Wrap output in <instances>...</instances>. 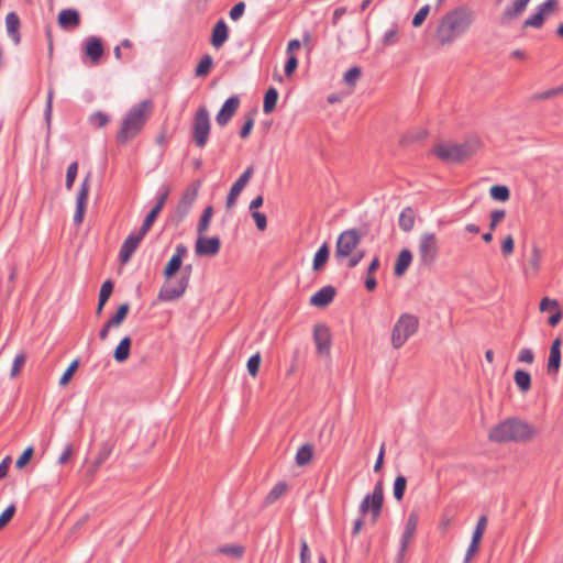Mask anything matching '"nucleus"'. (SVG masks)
<instances>
[{"label":"nucleus","mask_w":563,"mask_h":563,"mask_svg":"<svg viewBox=\"0 0 563 563\" xmlns=\"http://www.w3.org/2000/svg\"><path fill=\"white\" fill-rule=\"evenodd\" d=\"M475 22V12L465 5L448 11L439 20L435 30V41L440 46L452 45L465 34Z\"/></svg>","instance_id":"f257e3e1"},{"label":"nucleus","mask_w":563,"mask_h":563,"mask_svg":"<svg viewBox=\"0 0 563 563\" xmlns=\"http://www.w3.org/2000/svg\"><path fill=\"white\" fill-rule=\"evenodd\" d=\"M538 431L534 426L519 419H507L496 424L488 433L489 440L498 443L528 442Z\"/></svg>","instance_id":"f03ea898"},{"label":"nucleus","mask_w":563,"mask_h":563,"mask_svg":"<svg viewBox=\"0 0 563 563\" xmlns=\"http://www.w3.org/2000/svg\"><path fill=\"white\" fill-rule=\"evenodd\" d=\"M151 110L152 103L150 101H143L131 108L122 119L118 133V141L121 143H128L134 139L142 131L148 119Z\"/></svg>","instance_id":"7ed1b4c3"},{"label":"nucleus","mask_w":563,"mask_h":563,"mask_svg":"<svg viewBox=\"0 0 563 563\" xmlns=\"http://www.w3.org/2000/svg\"><path fill=\"white\" fill-rule=\"evenodd\" d=\"M361 235L355 229L343 231L336 241L335 257L345 261L349 267H355L364 257L365 252L360 249Z\"/></svg>","instance_id":"20e7f679"},{"label":"nucleus","mask_w":563,"mask_h":563,"mask_svg":"<svg viewBox=\"0 0 563 563\" xmlns=\"http://www.w3.org/2000/svg\"><path fill=\"white\" fill-rule=\"evenodd\" d=\"M479 147V140L474 139L464 143H439L433 147V153L442 161L460 163L473 156Z\"/></svg>","instance_id":"39448f33"},{"label":"nucleus","mask_w":563,"mask_h":563,"mask_svg":"<svg viewBox=\"0 0 563 563\" xmlns=\"http://www.w3.org/2000/svg\"><path fill=\"white\" fill-rule=\"evenodd\" d=\"M419 318L409 312L401 313L390 331V345L395 350L401 349L419 330Z\"/></svg>","instance_id":"423d86ee"},{"label":"nucleus","mask_w":563,"mask_h":563,"mask_svg":"<svg viewBox=\"0 0 563 563\" xmlns=\"http://www.w3.org/2000/svg\"><path fill=\"white\" fill-rule=\"evenodd\" d=\"M418 258L421 265L431 266L439 256V239L434 232L423 231L417 243Z\"/></svg>","instance_id":"0eeeda50"},{"label":"nucleus","mask_w":563,"mask_h":563,"mask_svg":"<svg viewBox=\"0 0 563 563\" xmlns=\"http://www.w3.org/2000/svg\"><path fill=\"white\" fill-rule=\"evenodd\" d=\"M210 118L206 107H200L194 118L192 140L195 144L202 148L206 146L210 133Z\"/></svg>","instance_id":"6e6552de"},{"label":"nucleus","mask_w":563,"mask_h":563,"mask_svg":"<svg viewBox=\"0 0 563 563\" xmlns=\"http://www.w3.org/2000/svg\"><path fill=\"white\" fill-rule=\"evenodd\" d=\"M384 500V494H383V485L382 483H377L374 487V490L372 494H368L364 497L360 505V511L362 516H365L367 514H371L372 521L376 522V520L379 517L382 506Z\"/></svg>","instance_id":"1a4fd4ad"},{"label":"nucleus","mask_w":563,"mask_h":563,"mask_svg":"<svg viewBox=\"0 0 563 563\" xmlns=\"http://www.w3.org/2000/svg\"><path fill=\"white\" fill-rule=\"evenodd\" d=\"M189 284V273L186 276H183L180 279L173 280L165 279L161 290L158 292L157 299L161 301H173L180 298Z\"/></svg>","instance_id":"9d476101"},{"label":"nucleus","mask_w":563,"mask_h":563,"mask_svg":"<svg viewBox=\"0 0 563 563\" xmlns=\"http://www.w3.org/2000/svg\"><path fill=\"white\" fill-rule=\"evenodd\" d=\"M221 241L218 236L198 234L195 243V253L198 256L214 257L220 252Z\"/></svg>","instance_id":"9b49d317"},{"label":"nucleus","mask_w":563,"mask_h":563,"mask_svg":"<svg viewBox=\"0 0 563 563\" xmlns=\"http://www.w3.org/2000/svg\"><path fill=\"white\" fill-rule=\"evenodd\" d=\"M90 190V175H87L82 180L76 198V212L74 214V222L80 225L87 208L88 196Z\"/></svg>","instance_id":"f8f14e48"},{"label":"nucleus","mask_w":563,"mask_h":563,"mask_svg":"<svg viewBox=\"0 0 563 563\" xmlns=\"http://www.w3.org/2000/svg\"><path fill=\"white\" fill-rule=\"evenodd\" d=\"M254 168L252 166L247 167L245 172L239 177V179L232 185L225 201L227 209H232L235 206L242 190L246 187L250 179L252 178Z\"/></svg>","instance_id":"ddd939ff"},{"label":"nucleus","mask_w":563,"mask_h":563,"mask_svg":"<svg viewBox=\"0 0 563 563\" xmlns=\"http://www.w3.org/2000/svg\"><path fill=\"white\" fill-rule=\"evenodd\" d=\"M418 520H419V518L416 512H411L408 516L406 527H405V530L402 532L401 540H400V549L398 552V562H402L404 554L416 533V530L418 527Z\"/></svg>","instance_id":"4468645a"},{"label":"nucleus","mask_w":563,"mask_h":563,"mask_svg":"<svg viewBox=\"0 0 563 563\" xmlns=\"http://www.w3.org/2000/svg\"><path fill=\"white\" fill-rule=\"evenodd\" d=\"M313 339L317 352L320 355H329L331 347V333L327 325L318 324L313 330Z\"/></svg>","instance_id":"2eb2a0df"},{"label":"nucleus","mask_w":563,"mask_h":563,"mask_svg":"<svg viewBox=\"0 0 563 563\" xmlns=\"http://www.w3.org/2000/svg\"><path fill=\"white\" fill-rule=\"evenodd\" d=\"M130 310L129 303H122L119 306L115 314L111 317L103 325V328L100 330L99 338L101 341H106L109 335V331L111 329L119 328L122 322L125 320L128 313Z\"/></svg>","instance_id":"dca6fc26"},{"label":"nucleus","mask_w":563,"mask_h":563,"mask_svg":"<svg viewBox=\"0 0 563 563\" xmlns=\"http://www.w3.org/2000/svg\"><path fill=\"white\" fill-rule=\"evenodd\" d=\"M146 233H142V228L139 230L137 233H131L123 242L121 250H120V262L122 264H126L135 250L137 249L140 242L145 236Z\"/></svg>","instance_id":"f3484780"},{"label":"nucleus","mask_w":563,"mask_h":563,"mask_svg":"<svg viewBox=\"0 0 563 563\" xmlns=\"http://www.w3.org/2000/svg\"><path fill=\"white\" fill-rule=\"evenodd\" d=\"M187 253V249L179 244L176 246L175 254L167 262L163 275L165 279H170L181 267L183 258Z\"/></svg>","instance_id":"a211bd4d"},{"label":"nucleus","mask_w":563,"mask_h":563,"mask_svg":"<svg viewBox=\"0 0 563 563\" xmlns=\"http://www.w3.org/2000/svg\"><path fill=\"white\" fill-rule=\"evenodd\" d=\"M539 309L541 312L552 310V314L548 320L550 325L555 327L561 322L563 313L556 299H551L549 297L542 298V300L540 301Z\"/></svg>","instance_id":"6ab92c4d"},{"label":"nucleus","mask_w":563,"mask_h":563,"mask_svg":"<svg viewBox=\"0 0 563 563\" xmlns=\"http://www.w3.org/2000/svg\"><path fill=\"white\" fill-rule=\"evenodd\" d=\"M240 106L238 97H230L216 117V121L219 125L224 126L233 117Z\"/></svg>","instance_id":"aec40b11"},{"label":"nucleus","mask_w":563,"mask_h":563,"mask_svg":"<svg viewBox=\"0 0 563 563\" xmlns=\"http://www.w3.org/2000/svg\"><path fill=\"white\" fill-rule=\"evenodd\" d=\"M561 346L562 339L558 336L550 346L547 369L550 374H556L561 366Z\"/></svg>","instance_id":"412c9836"},{"label":"nucleus","mask_w":563,"mask_h":563,"mask_svg":"<svg viewBox=\"0 0 563 563\" xmlns=\"http://www.w3.org/2000/svg\"><path fill=\"white\" fill-rule=\"evenodd\" d=\"M169 195V188H165L159 198L157 199V202L155 207L151 210V212L146 216L144 219V222L142 224V233H147L151 227L153 225L154 221L156 220L158 213L164 208L166 200Z\"/></svg>","instance_id":"4be33fe9"},{"label":"nucleus","mask_w":563,"mask_h":563,"mask_svg":"<svg viewBox=\"0 0 563 563\" xmlns=\"http://www.w3.org/2000/svg\"><path fill=\"white\" fill-rule=\"evenodd\" d=\"M531 0H514L510 7H507L499 18L500 24L505 25L511 20L518 18L527 8Z\"/></svg>","instance_id":"5701e85b"},{"label":"nucleus","mask_w":563,"mask_h":563,"mask_svg":"<svg viewBox=\"0 0 563 563\" xmlns=\"http://www.w3.org/2000/svg\"><path fill=\"white\" fill-rule=\"evenodd\" d=\"M57 21L62 29H75L80 23V15L75 9H66L59 12Z\"/></svg>","instance_id":"b1692460"},{"label":"nucleus","mask_w":563,"mask_h":563,"mask_svg":"<svg viewBox=\"0 0 563 563\" xmlns=\"http://www.w3.org/2000/svg\"><path fill=\"white\" fill-rule=\"evenodd\" d=\"M335 289L332 286H325L318 290L311 298L310 303L314 307H325L334 298Z\"/></svg>","instance_id":"393cba45"},{"label":"nucleus","mask_w":563,"mask_h":563,"mask_svg":"<svg viewBox=\"0 0 563 563\" xmlns=\"http://www.w3.org/2000/svg\"><path fill=\"white\" fill-rule=\"evenodd\" d=\"M541 261L542 252L540 247L538 245H532L528 265L525 268L526 276H534L541 267Z\"/></svg>","instance_id":"a878e982"},{"label":"nucleus","mask_w":563,"mask_h":563,"mask_svg":"<svg viewBox=\"0 0 563 563\" xmlns=\"http://www.w3.org/2000/svg\"><path fill=\"white\" fill-rule=\"evenodd\" d=\"M412 262V253L408 249H404L398 254V257L395 263L394 273L396 276H402Z\"/></svg>","instance_id":"bb28decb"},{"label":"nucleus","mask_w":563,"mask_h":563,"mask_svg":"<svg viewBox=\"0 0 563 563\" xmlns=\"http://www.w3.org/2000/svg\"><path fill=\"white\" fill-rule=\"evenodd\" d=\"M416 223V212L412 208L407 207L401 210L398 218V225L404 232H410Z\"/></svg>","instance_id":"cd10ccee"},{"label":"nucleus","mask_w":563,"mask_h":563,"mask_svg":"<svg viewBox=\"0 0 563 563\" xmlns=\"http://www.w3.org/2000/svg\"><path fill=\"white\" fill-rule=\"evenodd\" d=\"M228 40V26L223 20L216 23L212 30L211 44L219 48Z\"/></svg>","instance_id":"c85d7f7f"},{"label":"nucleus","mask_w":563,"mask_h":563,"mask_svg":"<svg viewBox=\"0 0 563 563\" xmlns=\"http://www.w3.org/2000/svg\"><path fill=\"white\" fill-rule=\"evenodd\" d=\"M560 96H563V84L558 86V87H554V88H550V89H547V90H543V91L534 92L531 96V100L533 102H544V101H548V100L555 99V98H558Z\"/></svg>","instance_id":"c756f323"},{"label":"nucleus","mask_w":563,"mask_h":563,"mask_svg":"<svg viewBox=\"0 0 563 563\" xmlns=\"http://www.w3.org/2000/svg\"><path fill=\"white\" fill-rule=\"evenodd\" d=\"M86 54L93 63H97L103 54L102 43L98 37H90L86 44Z\"/></svg>","instance_id":"7c9ffc66"},{"label":"nucleus","mask_w":563,"mask_h":563,"mask_svg":"<svg viewBox=\"0 0 563 563\" xmlns=\"http://www.w3.org/2000/svg\"><path fill=\"white\" fill-rule=\"evenodd\" d=\"M130 350H131V339L129 336H124L113 352V358L118 363L125 362L130 356Z\"/></svg>","instance_id":"2f4dec72"},{"label":"nucleus","mask_w":563,"mask_h":563,"mask_svg":"<svg viewBox=\"0 0 563 563\" xmlns=\"http://www.w3.org/2000/svg\"><path fill=\"white\" fill-rule=\"evenodd\" d=\"M5 25H7V30H8L9 35L12 37L14 43L18 44L20 42V34H19L20 20H19V16L14 12H10L5 16Z\"/></svg>","instance_id":"473e14b6"},{"label":"nucleus","mask_w":563,"mask_h":563,"mask_svg":"<svg viewBox=\"0 0 563 563\" xmlns=\"http://www.w3.org/2000/svg\"><path fill=\"white\" fill-rule=\"evenodd\" d=\"M514 379L519 388V390L523 394L528 393L531 388V376L528 372L523 369H517L514 374Z\"/></svg>","instance_id":"72a5a7b5"},{"label":"nucleus","mask_w":563,"mask_h":563,"mask_svg":"<svg viewBox=\"0 0 563 563\" xmlns=\"http://www.w3.org/2000/svg\"><path fill=\"white\" fill-rule=\"evenodd\" d=\"M197 195H198V188H192V189H189L187 190L181 199H180V202L178 205V209L180 211H183L184 214H187L192 206V203L195 202L196 198H197Z\"/></svg>","instance_id":"f704fd0d"},{"label":"nucleus","mask_w":563,"mask_h":563,"mask_svg":"<svg viewBox=\"0 0 563 563\" xmlns=\"http://www.w3.org/2000/svg\"><path fill=\"white\" fill-rule=\"evenodd\" d=\"M313 456V448L310 444L300 446L296 453V463L299 466L307 465L310 463Z\"/></svg>","instance_id":"c9c22d12"},{"label":"nucleus","mask_w":563,"mask_h":563,"mask_svg":"<svg viewBox=\"0 0 563 563\" xmlns=\"http://www.w3.org/2000/svg\"><path fill=\"white\" fill-rule=\"evenodd\" d=\"M277 100H278V91L273 87L268 88V90L266 91L265 97H264V103H263L264 113L268 114V113L273 112V110L276 107Z\"/></svg>","instance_id":"e433bc0d"},{"label":"nucleus","mask_w":563,"mask_h":563,"mask_svg":"<svg viewBox=\"0 0 563 563\" xmlns=\"http://www.w3.org/2000/svg\"><path fill=\"white\" fill-rule=\"evenodd\" d=\"M212 216H213V208L211 206H209L203 210L202 216L199 220V223L197 225V235L198 234H207V231L209 230V227L211 223Z\"/></svg>","instance_id":"4c0bfd02"},{"label":"nucleus","mask_w":563,"mask_h":563,"mask_svg":"<svg viewBox=\"0 0 563 563\" xmlns=\"http://www.w3.org/2000/svg\"><path fill=\"white\" fill-rule=\"evenodd\" d=\"M329 258V246L324 243L314 254L313 257V269L320 271Z\"/></svg>","instance_id":"58836bf2"},{"label":"nucleus","mask_w":563,"mask_h":563,"mask_svg":"<svg viewBox=\"0 0 563 563\" xmlns=\"http://www.w3.org/2000/svg\"><path fill=\"white\" fill-rule=\"evenodd\" d=\"M212 65H213L212 57L210 55H205L198 63L196 70H195V75L197 77H206L210 73Z\"/></svg>","instance_id":"ea45409f"},{"label":"nucleus","mask_w":563,"mask_h":563,"mask_svg":"<svg viewBox=\"0 0 563 563\" xmlns=\"http://www.w3.org/2000/svg\"><path fill=\"white\" fill-rule=\"evenodd\" d=\"M489 195L494 200L505 202L510 197V191L507 186L495 185L490 187Z\"/></svg>","instance_id":"a19ab883"},{"label":"nucleus","mask_w":563,"mask_h":563,"mask_svg":"<svg viewBox=\"0 0 563 563\" xmlns=\"http://www.w3.org/2000/svg\"><path fill=\"white\" fill-rule=\"evenodd\" d=\"M287 490V485L285 483H278L276 484L271 492L266 496V503L273 504L278 498H280Z\"/></svg>","instance_id":"79ce46f5"},{"label":"nucleus","mask_w":563,"mask_h":563,"mask_svg":"<svg viewBox=\"0 0 563 563\" xmlns=\"http://www.w3.org/2000/svg\"><path fill=\"white\" fill-rule=\"evenodd\" d=\"M487 528V517L481 516L477 520L475 530L472 536V540H475V542H481L482 538L486 531Z\"/></svg>","instance_id":"37998d69"},{"label":"nucleus","mask_w":563,"mask_h":563,"mask_svg":"<svg viewBox=\"0 0 563 563\" xmlns=\"http://www.w3.org/2000/svg\"><path fill=\"white\" fill-rule=\"evenodd\" d=\"M544 15L545 14L543 13V11L538 9V11L533 15H531L525 21L523 26L536 29L541 27L544 22Z\"/></svg>","instance_id":"c03bdc74"},{"label":"nucleus","mask_w":563,"mask_h":563,"mask_svg":"<svg viewBox=\"0 0 563 563\" xmlns=\"http://www.w3.org/2000/svg\"><path fill=\"white\" fill-rule=\"evenodd\" d=\"M424 136H426V132L423 130L409 131L400 137L399 142L402 145H408L413 141L422 140Z\"/></svg>","instance_id":"a18cd8bd"},{"label":"nucleus","mask_w":563,"mask_h":563,"mask_svg":"<svg viewBox=\"0 0 563 563\" xmlns=\"http://www.w3.org/2000/svg\"><path fill=\"white\" fill-rule=\"evenodd\" d=\"M78 365H79L78 360H75L70 363V365L67 367V369L63 373V375L59 378V386L64 387L69 383L74 373L78 368Z\"/></svg>","instance_id":"49530a36"},{"label":"nucleus","mask_w":563,"mask_h":563,"mask_svg":"<svg viewBox=\"0 0 563 563\" xmlns=\"http://www.w3.org/2000/svg\"><path fill=\"white\" fill-rule=\"evenodd\" d=\"M219 552L231 558L241 559L244 553V548L241 545H225L220 548Z\"/></svg>","instance_id":"de8ad7c7"},{"label":"nucleus","mask_w":563,"mask_h":563,"mask_svg":"<svg viewBox=\"0 0 563 563\" xmlns=\"http://www.w3.org/2000/svg\"><path fill=\"white\" fill-rule=\"evenodd\" d=\"M407 486V481L404 476H397L394 483V497L401 500Z\"/></svg>","instance_id":"09e8293b"},{"label":"nucleus","mask_w":563,"mask_h":563,"mask_svg":"<svg viewBox=\"0 0 563 563\" xmlns=\"http://www.w3.org/2000/svg\"><path fill=\"white\" fill-rule=\"evenodd\" d=\"M361 77V68L352 67L344 74V81L351 87L354 88L356 81Z\"/></svg>","instance_id":"8fccbe9b"},{"label":"nucleus","mask_w":563,"mask_h":563,"mask_svg":"<svg viewBox=\"0 0 563 563\" xmlns=\"http://www.w3.org/2000/svg\"><path fill=\"white\" fill-rule=\"evenodd\" d=\"M260 365H261V355H260V353H256V354L252 355L249 358L246 367H247L249 374L252 377H255L257 375L258 369H260Z\"/></svg>","instance_id":"3c124183"},{"label":"nucleus","mask_w":563,"mask_h":563,"mask_svg":"<svg viewBox=\"0 0 563 563\" xmlns=\"http://www.w3.org/2000/svg\"><path fill=\"white\" fill-rule=\"evenodd\" d=\"M430 12V5L424 4L420 10L415 14L412 19V26L419 27L422 25V23L426 21L428 14Z\"/></svg>","instance_id":"603ef678"},{"label":"nucleus","mask_w":563,"mask_h":563,"mask_svg":"<svg viewBox=\"0 0 563 563\" xmlns=\"http://www.w3.org/2000/svg\"><path fill=\"white\" fill-rule=\"evenodd\" d=\"M506 211L503 209L493 210L490 213L489 230L495 231L498 224L505 219Z\"/></svg>","instance_id":"864d4df0"},{"label":"nucleus","mask_w":563,"mask_h":563,"mask_svg":"<svg viewBox=\"0 0 563 563\" xmlns=\"http://www.w3.org/2000/svg\"><path fill=\"white\" fill-rule=\"evenodd\" d=\"M113 290V283L111 280H106L100 288L99 291V300L101 301V305H106L108 299L110 298Z\"/></svg>","instance_id":"5fc2aeb1"},{"label":"nucleus","mask_w":563,"mask_h":563,"mask_svg":"<svg viewBox=\"0 0 563 563\" xmlns=\"http://www.w3.org/2000/svg\"><path fill=\"white\" fill-rule=\"evenodd\" d=\"M89 121L97 128H102L109 122V117L104 112L98 111L89 117Z\"/></svg>","instance_id":"6e6d98bb"},{"label":"nucleus","mask_w":563,"mask_h":563,"mask_svg":"<svg viewBox=\"0 0 563 563\" xmlns=\"http://www.w3.org/2000/svg\"><path fill=\"white\" fill-rule=\"evenodd\" d=\"M517 361L523 364H532L534 362V353L529 347H522L519 350Z\"/></svg>","instance_id":"4d7b16f0"},{"label":"nucleus","mask_w":563,"mask_h":563,"mask_svg":"<svg viewBox=\"0 0 563 563\" xmlns=\"http://www.w3.org/2000/svg\"><path fill=\"white\" fill-rule=\"evenodd\" d=\"M34 454L33 446H27L15 462V467L22 470Z\"/></svg>","instance_id":"13d9d810"},{"label":"nucleus","mask_w":563,"mask_h":563,"mask_svg":"<svg viewBox=\"0 0 563 563\" xmlns=\"http://www.w3.org/2000/svg\"><path fill=\"white\" fill-rule=\"evenodd\" d=\"M78 172V163H71L66 172V188L71 189Z\"/></svg>","instance_id":"bf43d9fd"},{"label":"nucleus","mask_w":563,"mask_h":563,"mask_svg":"<svg viewBox=\"0 0 563 563\" xmlns=\"http://www.w3.org/2000/svg\"><path fill=\"white\" fill-rule=\"evenodd\" d=\"M515 250V240L512 235L508 234L501 243V253L505 257L510 256Z\"/></svg>","instance_id":"052dcab7"},{"label":"nucleus","mask_w":563,"mask_h":563,"mask_svg":"<svg viewBox=\"0 0 563 563\" xmlns=\"http://www.w3.org/2000/svg\"><path fill=\"white\" fill-rule=\"evenodd\" d=\"M15 514V506L11 505L4 509V511L0 515V530L4 528L13 518Z\"/></svg>","instance_id":"680f3d73"},{"label":"nucleus","mask_w":563,"mask_h":563,"mask_svg":"<svg viewBox=\"0 0 563 563\" xmlns=\"http://www.w3.org/2000/svg\"><path fill=\"white\" fill-rule=\"evenodd\" d=\"M398 35V26L394 25L390 30L386 31L382 42L385 46L391 45L396 42Z\"/></svg>","instance_id":"e2e57ef3"},{"label":"nucleus","mask_w":563,"mask_h":563,"mask_svg":"<svg viewBox=\"0 0 563 563\" xmlns=\"http://www.w3.org/2000/svg\"><path fill=\"white\" fill-rule=\"evenodd\" d=\"M24 364H25V355L24 354L16 355L13 361V365H12L11 374H10L12 378L18 376V374L20 373V371L24 366Z\"/></svg>","instance_id":"0e129e2a"},{"label":"nucleus","mask_w":563,"mask_h":563,"mask_svg":"<svg viewBox=\"0 0 563 563\" xmlns=\"http://www.w3.org/2000/svg\"><path fill=\"white\" fill-rule=\"evenodd\" d=\"M479 544H481V542H475V540H471V543L467 548V551H466V554L464 558L465 563H470L474 559V556L477 554V552L479 550Z\"/></svg>","instance_id":"69168bd1"},{"label":"nucleus","mask_w":563,"mask_h":563,"mask_svg":"<svg viewBox=\"0 0 563 563\" xmlns=\"http://www.w3.org/2000/svg\"><path fill=\"white\" fill-rule=\"evenodd\" d=\"M252 217L256 223V227L260 231H264L267 227L266 216L260 211H253Z\"/></svg>","instance_id":"338daca9"},{"label":"nucleus","mask_w":563,"mask_h":563,"mask_svg":"<svg viewBox=\"0 0 563 563\" xmlns=\"http://www.w3.org/2000/svg\"><path fill=\"white\" fill-rule=\"evenodd\" d=\"M245 11V3L244 2H238L230 11V18L233 21H238Z\"/></svg>","instance_id":"774afa93"}]
</instances>
